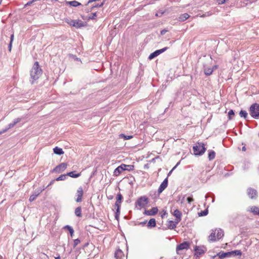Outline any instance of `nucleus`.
Wrapping results in <instances>:
<instances>
[{"label": "nucleus", "mask_w": 259, "mask_h": 259, "mask_svg": "<svg viewBox=\"0 0 259 259\" xmlns=\"http://www.w3.org/2000/svg\"><path fill=\"white\" fill-rule=\"evenodd\" d=\"M42 74V70L39 67L38 63L35 62L30 71V81L33 83L35 80L38 79Z\"/></svg>", "instance_id": "f257e3e1"}, {"label": "nucleus", "mask_w": 259, "mask_h": 259, "mask_svg": "<svg viewBox=\"0 0 259 259\" xmlns=\"http://www.w3.org/2000/svg\"><path fill=\"white\" fill-rule=\"evenodd\" d=\"M224 231L221 229H215L211 230L210 235L208 237V241L209 242H215L219 241L224 236Z\"/></svg>", "instance_id": "f03ea898"}, {"label": "nucleus", "mask_w": 259, "mask_h": 259, "mask_svg": "<svg viewBox=\"0 0 259 259\" xmlns=\"http://www.w3.org/2000/svg\"><path fill=\"white\" fill-rule=\"evenodd\" d=\"M65 22L69 25L74 27L76 28H79L87 26L86 22H83L79 19L72 20L70 19L66 18L65 20Z\"/></svg>", "instance_id": "7ed1b4c3"}, {"label": "nucleus", "mask_w": 259, "mask_h": 259, "mask_svg": "<svg viewBox=\"0 0 259 259\" xmlns=\"http://www.w3.org/2000/svg\"><path fill=\"white\" fill-rule=\"evenodd\" d=\"M149 202L148 198L145 196H141L136 202V207L139 209L145 207Z\"/></svg>", "instance_id": "20e7f679"}, {"label": "nucleus", "mask_w": 259, "mask_h": 259, "mask_svg": "<svg viewBox=\"0 0 259 259\" xmlns=\"http://www.w3.org/2000/svg\"><path fill=\"white\" fill-rule=\"evenodd\" d=\"M193 152L196 155H201L205 151L204 145L201 143L196 144L193 148Z\"/></svg>", "instance_id": "39448f33"}, {"label": "nucleus", "mask_w": 259, "mask_h": 259, "mask_svg": "<svg viewBox=\"0 0 259 259\" xmlns=\"http://www.w3.org/2000/svg\"><path fill=\"white\" fill-rule=\"evenodd\" d=\"M250 114L254 118H259V105L255 103L250 107Z\"/></svg>", "instance_id": "423d86ee"}, {"label": "nucleus", "mask_w": 259, "mask_h": 259, "mask_svg": "<svg viewBox=\"0 0 259 259\" xmlns=\"http://www.w3.org/2000/svg\"><path fill=\"white\" fill-rule=\"evenodd\" d=\"M194 250L195 251V255L196 257H198L206 251V249L204 246H196L195 247Z\"/></svg>", "instance_id": "0eeeda50"}, {"label": "nucleus", "mask_w": 259, "mask_h": 259, "mask_svg": "<svg viewBox=\"0 0 259 259\" xmlns=\"http://www.w3.org/2000/svg\"><path fill=\"white\" fill-rule=\"evenodd\" d=\"M67 164L66 163H62L53 169V171L57 173H61L64 171L67 168Z\"/></svg>", "instance_id": "6e6552de"}, {"label": "nucleus", "mask_w": 259, "mask_h": 259, "mask_svg": "<svg viewBox=\"0 0 259 259\" xmlns=\"http://www.w3.org/2000/svg\"><path fill=\"white\" fill-rule=\"evenodd\" d=\"M189 247V243L187 242H184L177 247V252L178 254H180V251L182 250H187Z\"/></svg>", "instance_id": "1a4fd4ad"}, {"label": "nucleus", "mask_w": 259, "mask_h": 259, "mask_svg": "<svg viewBox=\"0 0 259 259\" xmlns=\"http://www.w3.org/2000/svg\"><path fill=\"white\" fill-rule=\"evenodd\" d=\"M168 49V48L167 47H165L163 49H160V50H156V51H155L154 52L151 53L148 58L150 60H152L153 59V58H154L155 57H157V56H158L159 55H160V54L163 53L164 51H165L166 50H167V49Z\"/></svg>", "instance_id": "9d476101"}, {"label": "nucleus", "mask_w": 259, "mask_h": 259, "mask_svg": "<svg viewBox=\"0 0 259 259\" xmlns=\"http://www.w3.org/2000/svg\"><path fill=\"white\" fill-rule=\"evenodd\" d=\"M83 195V189L82 187H80L77 190L76 196L77 198L76 199V201L77 202H80L82 200V197Z\"/></svg>", "instance_id": "9b49d317"}, {"label": "nucleus", "mask_w": 259, "mask_h": 259, "mask_svg": "<svg viewBox=\"0 0 259 259\" xmlns=\"http://www.w3.org/2000/svg\"><path fill=\"white\" fill-rule=\"evenodd\" d=\"M247 194L251 199H255L257 196L256 191L251 188H249L247 190Z\"/></svg>", "instance_id": "f8f14e48"}, {"label": "nucleus", "mask_w": 259, "mask_h": 259, "mask_svg": "<svg viewBox=\"0 0 259 259\" xmlns=\"http://www.w3.org/2000/svg\"><path fill=\"white\" fill-rule=\"evenodd\" d=\"M172 214L176 218V220L177 221V223H178L179 222H180L181 221V219H182V214L180 211H179L178 209H176L174 210Z\"/></svg>", "instance_id": "ddd939ff"}, {"label": "nucleus", "mask_w": 259, "mask_h": 259, "mask_svg": "<svg viewBox=\"0 0 259 259\" xmlns=\"http://www.w3.org/2000/svg\"><path fill=\"white\" fill-rule=\"evenodd\" d=\"M168 185V180L167 178H166L161 184L159 189H158V193H161L167 186Z\"/></svg>", "instance_id": "4468645a"}, {"label": "nucleus", "mask_w": 259, "mask_h": 259, "mask_svg": "<svg viewBox=\"0 0 259 259\" xmlns=\"http://www.w3.org/2000/svg\"><path fill=\"white\" fill-rule=\"evenodd\" d=\"M45 189H39V190H36L34 194H33L32 195H31L30 197H29V201L30 202H32L33 201H34L36 198V197L38 196V195L44 190Z\"/></svg>", "instance_id": "2eb2a0df"}, {"label": "nucleus", "mask_w": 259, "mask_h": 259, "mask_svg": "<svg viewBox=\"0 0 259 259\" xmlns=\"http://www.w3.org/2000/svg\"><path fill=\"white\" fill-rule=\"evenodd\" d=\"M158 212V208L157 207H153L152 209L145 211V214L148 215H153L156 214Z\"/></svg>", "instance_id": "dca6fc26"}, {"label": "nucleus", "mask_w": 259, "mask_h": 259, "mask_svg": "<svg viewBox=\"0 0 259 259\" xmlns=\"http://www.w3.org/2000/svg\"><path fill=\"white\" fill-rule=\"evenodd\" d=\"M248 211H250L255 215H259V207L253 206L249 207L247 209Z\"/></svg>", "instance_id": "f3484780"}, {"label": "nucleus", "mask_w": 259, "mask_h": 259, "mask_svg": "<svg viewBox=\"0 0 259 259\" xmlns=\"http://www.w3.org/2000/svg\"><path fill=\"white\" fill-rule=\"evenodd\" d=\"M122 196L121 194H118L116 197V201L115 202V206L117 207V211L119 210L120 207V204L121 202Z\"/></svg>", "instance_id": "a211bd4d"}, {"label": "nucleus", "mask_w": 259, "mask_h": 259, "mask_svg": "<svg viewBox=\"0 0 259 259\" xmlns=\"http://www.w3.org/2000/svg\"><path fill=\"white\" fill-rule=\"evenodd\" d=\"M115 257L116 259H124V254L120 249H118L115 253Z\"/></svg>", "instance_id": "6ab92c4d"}, {"label": "nucleus", "mask_w": 259, "mask_h": 259, "mask_svg": "<svg viewBox=\"0 0 259 259\" xmlns=\"http://www.w3.org/2000/svg\"><path fill=\"white\" fill-rule=\"evenodd\" d=\"M217 68V66H214L213 67V68H210V67L205 68L204 69V73L206 75H209L212 73L213 70Z\"/></svg>", "instance_id": "aec40b11"}, {"label": "nucleus", "mask_w": 259, "mask_h": 259, "mask_svg": "<svg viewBox=\"0 0 259 259\" xmlns=\"http://www.w3.org/2000/svg\"><path fill=\"white\" fill-rule=\"evenodd\" d=\"M53 151L55 154L57 155H62L64 154V151H63V149L61 148H59L58 147H55L53 149Z\"/></svg>", "instance_id": "412c9836"}, {"label": "nucleus", "mask_w": 259, "mask_h": 259, "mask_svg": "<svg viewBox=\"0 0 259 259\" xmlns=\"http://www.w3.org/2000/svg\"><path fill=\"white\" fill-rule=\"evenodd\" d=\"M177 222L175 223L172 221H168L167 227L170 229H173L176 227Z\"/></svg>", "instance_id": "4be33fe9"}, {"label": "nucleus", "mask_w": 259, "mask_h": 259, "mask_svg": "<svg viewBox=\"0 0 259 259\" xmlns=\"http://www.w3.org/2000/svg\"><path fill=\"white\" fill-rule=\"evenodd\" d=\"M121 169H122V171L123 170H126V167H129V169H134V166L132 165H126L124 164H122L120 166H119Z\"/></svg>", "instance_id": "5701e85b"}, {"label": "nucleus", "mask_w": 259, "mask_h": 259, "mask_svg": "<svg viewBox=\"0 0 259 259\" xmlns=\"http://www.w3.org/2000/svg\"><path fill=\"white\" fill-rule=\"evenodd\" d=\"M230 254H231V252H225V253H218L217 254V255H218V256H219V257L220 258L222 259V258H224L227 256H228Z\"/></svg>", "instance_id": "b1692460"}, {"label": "nucleus", "mask_w": 259, "mask_h": 259, "mask_svg": "<svg viewBox=\"0 0 259 259\" xmlns=\"http://www.w3.org/2000/svg\"><path fill=\"white\" fill-rule=\"evenodd\" d=\"M68 4L72 7H77L78 6L81 5V4L80 3L75 1L68 2Z\"/></svg>", "instance_id": "393cba45"}, {"label": "nucleus", "mask_w": 259, "mask_h": 259, "mask_svg": "<svg viewBox=\"0 0 259 259\" xmlns=\"http://www.w3.org/2000/svg\"><path fill=\"white\" fill-rule=\"evenodd\" d=\"M215 153L213 151H212V150L208 151V158L210 160L213 159L215 157Z\"/></svg>", "instance_id": "a878e982"}, {"label": "nucleus", "mask_w": 259, "mask_h": 259, "mask_svg": "<svg viewBox=\"0 0 259 259\" xmlns=\"http://www.w3.org/2000/svg\"><path fill=\"white\" fill-rule=\"evenodd\" d=\"M189 17V15L187 13H185L180 16V17H179V19L181 21H184L185 20H187Z\"/></svg>", "instance_id": "bb28decb"}, {"label": "nucleus", "mask_w": 259, "mask_h": 259, "mask_svg": "<svg viewBox=\"0 0 259 259\" xmlns=\"http://www.w3.org/2000/svg\"><path fill=\"white\" fill-rule=\"evenodd\" d=\"M156 225V222L154 219H151L148 223V227H155Z\"/></svg>", "instance_id": "cd10ccee"}, {"label": "nucleus", "mask_w": 259, "mask_h": 259, "mask_svg": "<svg viewBox=\"0 0 259 259\" xmlns=\"http://www.w3.org/2000/svg\"><path fill=\"white\" fill-rule=\"evenodd\" d=\"M121 172H122V169L120 168L119 166H118L114 171V175L115 176H118Z\"/></svg>", "instance_id": "c85d7f7f"}, {"label": "nucleus", "mask_w": 259, "mask_h": 259, "mask_svg": "<svg viewBox=\"0 0 259 259\" xmlns=\"http://www.w3.org/2000/svg\"><path fill=\"white\" fill-rule=\"evenodd\" d=\"M67 176H68L70 177H72V178H76L79 177L80 176V174H74V172L71 171V172L67 173Z\"/></svg>", "instance_id": "c756f323"}, {"label": "nucleus", "mask_w": 259, "mask_h": 259, "mask_svg": "<svg viewBox=\"0 0 259 259\" xmlns=\"http://www.w3.org/2000/svg\"><path fill=\"white\" fill-rule=\"evenodd\" d=\"M75 214L77 217H81V209L80 207H78L75 209Z\"/></svg>", "instance_id": "7c9ffc66"}, {"label": "nucleus", "mask_w": 259, "mask_h": 259, "mask_svg": "<svg viewBox=\"0 0 259 259\" xmlns=\"http://www.w3.org/2000/svg\"><path fill=\"white\" fill-rule=\"evenodd\" d=\"M64 228H66L69 231L71 236L72 237L74 233L73 229L68 225L66 226Z\"/></svg>", "instance_id": "2f4dec72"}, {"label": "nucleus", "mask_w": 259, "mask_h": 259, "mask_svg": "<svg viewBox=\"0 0 259 259\" xmlns=\"http://www.w3.org/2000/svg\"><path fill=\"white\" fill-rule=\"evenodd\" d=\"M67 175H62L56 179V181H63L66 179Z\"/></svg>", "instance_id": "473e14b6"}, {"label": "nucleus", "mask_w": 259, "mask_h": 259, "mask_svg": "<svg viewBox=\"0 0 259 259\" xmlns=\"http://www.w3.org/2000/svg\"><path fill=\"white\" fill-rule=\"evenodd\" d=\"M120 138H123L124 140H129L133 138L132 136H125L124 134H120L119 135Z\"/></svg>", "instance_id": "72a5a7b5"}, {"label": "nucleus", "mask_w": 259, "mask_h": 259, "mask_svg": "<svg viewBox=\"0 0 259 259\" xmlns=\"http://www.w3.org/2000/svg\"><path fill=\"white\" fill-rule=\"evenodd\" d=\"M239 114L241 117H243L245 118L247 116V113L245 110H241Z\"/></svg>", "instance_id": "f704fd0d"}, {"label": "nucleus", "mask_w": 259, "mask_h": 259, "mask_svg": "<svg viewBox=\"0 0 259 259\" xmlns=\"http://www.w3.org/2000/svg\"><path fill=\"white\" fill-rule=\"evenodd\" d=\"M231 252V254H234L235 255H241V252L240 250L232 251Z\"/></svg>", "instance_id": "c9c22d12"}, {"label": "nucleus", "mask_w": 259, "mask_h": 259, "mask_svg": "<svg viewBox=\"0 0 259 259\" xmlns=\"http://www.w3.org/2000/svg\"><path fill=\"white\" fill-rule=\"evenodd\" d=\"M15 125V124L13 122L12 123H10L8 125V127L7 128H6L5 130H4L2 133H4V132H6L8 129L11 128L13 127V126H14Z\"/></svg>", "instance_id": "e433bc0d"}, {"label": "nucleus", "mask_w": 259, "mask_h": 259, "mask_svg": "<svg viewBox=\"0 0 259 259\" xmlns=\"http://www.w3.org/2000/svg\"><path fill=\"white\" fill-rule=\"evenodd\" d=\"M234 114V112L233 110H230L228 112V117L229 119H231L232 117L231 116L233 115Z\"/></svg>", "instance_id": "4c0bfd02"}, {"label": "nucleus", "mask_w": 259, "mask_h": 259, "mask_svg": "<svg viewBox=\"0 0 259 259\" xmlns=\"http://www.w3.org/2000/svg\"><path fill=\"white\" fill-rule=\"evenodd\" d=\"M80 242V241L78 239H75L74 240L73 247H75Z\"/></svg>", "instance_id": "58836bf2"}, {"label": "nucleus", "mask_w": 259, "mask_h": 259, "mask_svg": "<svg viewBox=\"0 0 259 259\" xmlns=\"http://www.w3.org/2000/svg\"><path fill=\"white\" fill-rule=\"evenodd\" d=\"M207 213H208V211L207 210H205L203 211L202 212L199 213V215L200 216H204V215H207Z\"/></svg>", "instance_id": "ea45409f"}, {"label": "nucleus", "mask_w": 259, "mask_h": 259, "mask_svg": "<svg viewBox=\"0 0 259 259\" xmlns=\"http://www.w3.org/2000/svg\"><path fill=\"white\" fill-rule=\"evenodd\" d=\"M97 16L96 13H93L89 17V19H94Z\"/></svg>", "instance_id": "a19ab883"}, {"label": "nucleus", "mask_w": 259, "mask_h": 259, "mask_svg": "<svg viewBox=\"0 0 259 259\" xmlns=\"http://www.w3.org/2000/svg\"><path fill=\"white\" fill-rule=\"evenodd\" d=\"M21 120V119L20 118H16L13 120V122H14L15 124H16L17 123L19 122Z\"/></svg>", "instance_id": "79ce46f5"}, {"label": "nucleus", "mask_w": 259, "mask_h": 259, "mask_svg": "<svg viewBox=\"0 0 259 259\" xmlns=\"http://www.w3.org/2000/svg\"><path fill=\"white\" fill-rule=\"evenodd\" d=\"M187 201L188 203H191L192 202H193L194 201V199H193L192 197H189L187 198Z\"/></svg>", "instance_id": "37998d69"}, {"label": "nucleus", "mask_w": 259, "mask_h": 259, "mask_svg": "<svg viewBox=\"0 0 259 259\" xmlns=\"http://www.w3.org/2000/svg\"><path fill=\"white\" fill-rule=\"evenodd\" d=\"M36 0H32L31 1L28 2L26 5L25 6H29L32 4L33 2H35Z\"/></svg>", "instance_id": "c03bdc74"}, {"label": "nucleus", "mask_w": 259, "mask_h": 259, "mask_svg": "<svg viewBox=\"0 0 259 259\" xmlns=\"http://www.w3.org/2000/svg\"><path fill=\"white\" fill-rule=\"evenodd\" d=\"M179 164V163L168 172V176H169L171 173L172 170L177 167V166Z\"/></svg>", "instance_id": "a18cd8bd"}, {"label": "nucleus", "mask_w": 259, "mask_h": 259, "mask_svg": "<svg viewBox=\"0 0 259 259\" xmlns=\"http://www.w3.org/2000/svg\"><path fill=\"white\" fill-rule=\"evenodd\" d=\"M210 255V257L212 258V259H214L215 257L218 256V255H217V254H209Z\"/></svg>", "instance_id": "49530a36"}, {"label": "nucleus", "mask_w": 259, "mask_h": 259, "mask_svg": "<svg viewBox=\"0 0 259 259\" xmlns=\"http://www.w3.org/2000/svg\"><path fill=\"white\" fill-rule=\"evenodd\" d=\"M14 34H12L11 35V40H10V42H12L13 40H14Z\"/></svg>", "instance_id": "de8ad7c7"}, {"label": "nucleus", "mask_w": 259, "mask_h": 259, "mask_svg": "<svg viewBox=\"0 0 259 259\" xmlns=\"http://www.w3.org/2000/svg\"><path fill=\"white\" fill-rule=\"evenodd\" d=\"M12 42H10V44H9V51H11V49H12Z\"/></svg>", "instance_id": "09e8293b"}, {"label": "nucleus", "mask_w": 259, "mask_h": 259, "mask_svg": "<svg viewBox=\"0 0 259 259\" xmlns=\"http://www.w3.org/2000/svg\"><path fill=\"white\" fill-rule=\"evenodd\" d=\"M166 32V30H162V31H161V34L162 35H163V34H164L165 33V32Z\"/></svg>", "instance_id": "8fccbe9b"}, {"label": "nucleus", "mask_w": 259, "mask_h": 259, "mask_svg": "<svg viewBox=\"0 0 259 259\" xmlns=\"http://www.w3.org/2000/svg\"><path fill=\"white\" fill-rule=\"evenodd\" d=\"M126 170H132V169H129V167H126Z\"/></svg>", "instance_id": "3c124183"}, {"label": "nucleus", "mask_w": 259, "mask_h": 259, "mask_svg": "<svg viewBox=\"0 0 259 259\" xmlns=\"http://www.w3.org/2000/svg\"><path fill=\"white\" fill-rule=\"evenodd\" d=\"M55 259H60V256L55 257Z\"/></svg>", "instance_id": "603ef678"}, {"label": "nucleus", "mask_w": 259, "mask_h": 259, "mask_svg": "<svg viewBox=\"0 0 259 259\" xmlns=\"http://www.w3.org/2000/svg\"><path fill=\"white\" fill-rule=\"evenodd\" d=\"M242 150H243V151H245V148L244 147H243L242 148Z\"/></svg>", "instance_id": "864d4df0"}, {"label": "nucleus", "mask_w": 259, "mask_h": 259, "mask_svg": "<svg viewBox=\"0 0 259 259\" xmlns=\"http://www.w3.org/2000/svg\"><path fill=\"white\" fill-rule=\"evenodd\" d=\"M93 1V0L89 1V3H91V2H92Z\"/></svg>", "instance_id": "5fc2aeb1"}, {"label": "nucleus", "mask_w": 259, "mask_h": 259, "mask_svg": "<svg viewBox=\"0 0 259 259\" xmlns=\"http://www.w3.org/2000/svg\"><path fill=\"white\" fill-rule=\"evenodd\" d=\"M166 213V212H164V214H163V215H164V214Z\"/></svg>", "instance_id": "6e6d98bb"}]
</instances>
